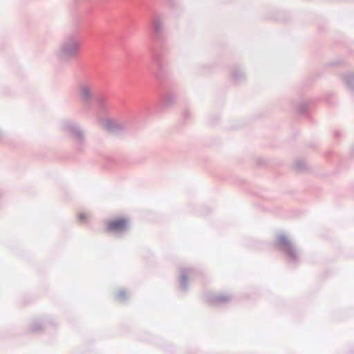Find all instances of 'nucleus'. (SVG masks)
I'll return each mask as SVG.
<instances>
[{
	"label": "nucleus",
	"instance_id": "nucleus-3",
	"mask_svg": "<svg viewBox=\"0 0 354 354\" xmlns=\"http://www.w3.org/2000/svg\"><path fill=\"white\" fill-rule=\"evenodd\" d=\"M277 244L279 247L283 248L284 250L290 247L289 241L284 236H281L277 239Z\"/></svg>",
	"mask_w": 354,
	"mask_h": 354
},
{
	"label": "nucleus",
	"instance_id": "nucleus-4",
	"mask_svg": "<svg viewBox=\"0 0 354 354\" xmlns=\"http://www.w3.org/2000/svg\"><path fill=\"white\" fill-rule=\"evenodd\" d=\"M88 215L86 213H80L78 214V221L80 223L85 222L88 218Z\"/></svg>",
	"mask_w": 354,
	"mask_h": 354
},
{
	"label": "nucleus",
	"instance_id": "nucleus-2",
	"mask_svg": "<svg viewBox=\"0 0 354 354\" xmlns=\"http://www.w3.org/2000/svg\"><path fill=\"white\" fill-rule=\"evenodd\" d=\"M128 220L124 218H119L107 222V232H120L127 229L128 227Z\"/></svg>",
	"mask_w": 354,
	"mask_h": 354
},
{
	"label": "nucleus",
	"instance_id": "nucleus-1",
	"mask_svg": "<svg viewBox=\"0 0 354 354\" xmlns=\"http://www.w3.org/2000/svg\"><path fill=\"white\" fill-rule=\"evenodd\" d=\"M81 41L77 39H71L64 46V53L67 57H74L80 51Z\"/></svg>",
	"mask_w": 354,
	"mask_h": 354
}]
</instances>
